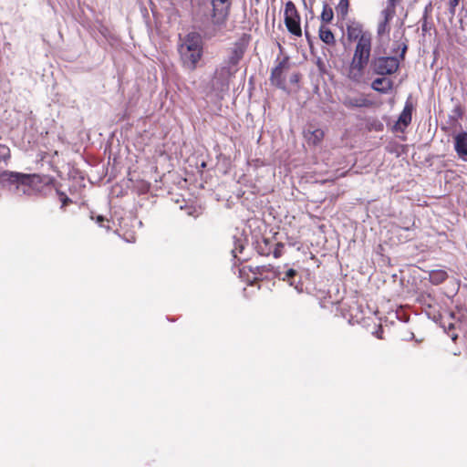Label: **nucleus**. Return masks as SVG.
Instances as JSON below:
<instances>
[{
	"instance_id": "1a4fd4ad",
	"label": "nucleus",
	"mask_w": 467,
	"mask_h": 467,
	"mask_svg": "<svg viewBox=\"0 0 467 467\" xmlns=\"http://www.w3.org/2000/svg\"><path fill=\"white\" fill-rule=\"evenodd\" d=\"M412 109V103L407 101L402 112L398 119V121L394 126L396 130L403 131L404 128L408 127V125L411 122Z\"/></svg>"
},
{
	"instance_id": "2eb2a0df",
	"label": "nucleus",
	"mask_w": 467,
	"mask_h": 467,
	"mask_svg": "<svg viewBox=\"0 0 467 467\" xmlns=\"http://www.w3.org/2000/svg\"><path fill=\"white\" fill-rule=\"evenodd\" d=\"M319 38L326 43L327 45H334L335 44V36L332 31L322 25L319 27Z\"/></svg>"
},
{
	"instance_id": "72a5a7b5",
	"label": "nucleus",
	"mask_w": 467,
	"mask_h": 467,
	"mask_svg": "<svg viewBox=\"0 0 467 467\" xmlns=\"http://www.w3.org/2000/svg\"><path fill=\"white\" fill-rule=\"evenodd\" d=\"M377 337H378L379 338H382L381 334H379V333H378V334H377Z\"/></svg>"
},
{
	"instance_id": "6ab92c4d",
	"label": "nucleus",
	"mask_w": 467,
	"mask_h": 467,
	"mask_svg": "<svg viewBox=\"0 0 467 467\" xmlns=\"http://www.w3.org/2000/svg\"><path fill=\"white\" fill-rule=\"evenodd\" d=\"M364 67H359V65H354L353 62H351L348 75V78L356 82H358L362 77Z\"/></svg>"
},
{
	"instance_id": "aec40b11",
	"label": "nucleus",
	"mask_w": 467,
	"mask_h": 467,
	"mask_svg": "<svg viewBox=\"0 0 467 467\" xmlns=\"http://www.w3.org/2000/svg\"><path fill=\"white\" fill-rule=\"evenodd\" d=\"M348 0H339L338 5L336 6V11L338 16H341V17L344 18L348 15Z\"/></svg>"
},
{
	"instance_id": "423d86ee",
	"label": "nucleus",
	"mask_w": 467,
	"mask_h": 467,
	"mask_svg": "<svg viewBox=\"0 0 467 467\" xmlns=\"http://www.w3.org/2000/svg\"><path fill=\"white\" fill-rule=\"evenodd\" d=\"M400 67V61L396 57H379L371 61V68L378 75H391Z\"/></svg>"
},
{
	"instance_id": "f3484780",
	"label": "nucleus",
	"mask_w": 467,
	"mask_h": 467,
	"mask_svg": "<svg viewBox=\"0 0 467 467\" xmlns=\"http://www.w3.org/2000/svg\"><path fill=\"white\" fill-rule=\"evenodd\" d=\"M244 243L245 239L243 238L242 234L233 236L234 248L232 249V254L234 258H237V254H241L244 249Z\"/></svg>"
},
{
	"instance_id": "c756f323",
	"label": "nucleus",
	"mask_w": 467,
	"mask_h": 467,
	"mask_svg": "<svg viewBox=\"0 0 467 467\" xmlns=\"http://www.w3.org/2000/svg\"><path fill=\"white\" fill-rule=\"evenodd\" d=\"M397 1H398V0H388V5H387V6H389V7H391V8H394V9H395Z\"/></svg>"
},
{
	"instance_id": "5701e85b",
	"label": "nucleus",
	"mask_w": 467,
	"mask_h": 467,
	"mask_svg": "<svg viewBox=\"0 0 467 467\" xmlns=\"http://www.w3.org/2000/svg\"><path fill=\"white\" fill-rule=\"evenodd\" d=\"M389 22H387V21H381L379 26H378V28H377V34L381 36H383L384 34L386 33H389Z\"/></svg>"
},
{
	"instance_id": "9d476101",
	"label": "nucleus",
	"mask_w": 467,
	"mask_h": 467,
	"mask_svg": "<svg viewBox=\"0 0 467 467\" xmlns=\"http://www.w3.org/2000/svg\"><path fill=\"white\" fill-rule=\"evenodd\" d=\"M342 103L348 109L367 108L371 105V101L363 95L356 97L346 96Z\"/></svg>"
},
{
	"instance_id": "f704fd0d",
	"label": "nucleus",
	"mask_w": 467,
	"mask_h": 467,
	"mask_svg": "<svg viewBox=\"0 0 467 467\" xmlns=\"http://www.w3.org/2000/svg\"><path fill=\"white\" fill-rule=\"evenodd\" d=\"M457 338V336L452 337V340H455Z\"/></svg>"
},
{
	"instance_id": "f8f14e48",
	"label": "nucleus",
	"mask_w": 467,
	"mask_h": 467,
	"mask_svg": "<svg viewBox=\"0 0 467 467\" xmlns=\"http://www.w3.org/2000/svg\"><path fill=\"white\" fill-rule=\"evenodd\" d=\"M244 54V49L241 46H235L232 49L227 60H225L222 65L231 67V68H237L236 67L243 58Z\"/></svg>"
},
{
	"instance_id": "473e14b6",
	"label": "nucleus",
	"mask_w": 467,
	"mask_h": 467,
	"mask_svg": "<svg viewBox=\"0 0 467 467\" xmlns=\"http://www.w3.org/2000/svg\"><path fill=\"white\" fill-rule=\"evenodd\" d=\"M448 328H449V329H453V328H454V325H453L452 323H450V324L448 325Z\"/></svg>"
},
{
	"instance_id": "c85d7f7f",
	"label": "nucleus",
	"mask_w": 467,
	"mask_h": 467,
	"mask_svg": "<svg viewBox=\"0 0 467 467\" xmlns=\"http://www.w3.org/2000/svg\"><path fill=\"white\" fill-rule=\"evenodd\" d=\"M407 45L405 43L402 44V47H401V53H400V58L403 59L404 57H405V53L407 51Z\"/></svg>"
},
{
	"instance_id": "dca6fc26",
	"label": "nucleus",
	"mask_w": 467,
	"mask_h": 467,
	"mask_svg": "<svg viewBox=\"0 0 467 467\" xmlns=\"http://www.w3.org/2000/svg\"><path fill=\"white\" fill-rule=\"evenodd\" d=\"M244 243L245 239L243 238L242 234L233 236L234 248L232 249V254L234 258H237V254H241L244 249Z\"/></svg>"
},
{
	"instance_id": "cd10ccee",
	"label": "nucleus",
	"mask_w": 467,
	"mask_h": 467,
	"mask_svg": "<svg viewBox=\"0 0 467 467\" xmlns=\"http://www.w3.org/2000/svg\"><path fill=\"white\" fill-rule=\"evenodd\" d=\"M459 4V0H451L450 1V5H451V13L453 14L454 13V8L455 6Z\"/></svg>"
},
{
	"instance_id": "9b49d317",
	"label": "nucleus",
	"mask_w": 467,
	"mask_h": 467,
	"mask_svg": "<svg viewBox=\"0 0 467 467\" xmlns=\"http://www.w3.org/2000/svg\"><path fill=\"white\" fill-rule=\"evenodd\" d=\"M454 149L459 157L467 161V132H461L454 137Z\"/></svg>"
},
{
	"instance_id": "7c9ffc66",
	"label": "nucleus",
	"mask_w": 467,
	"mask_h": 467,
	"mask_svg": "<svg viewBox=\"0 0 467 467\" xmlns=\"http://www.w3.org/2000/svg\"><path fill=\"white\" fill-rule=\"evenodd\" d=\"M421 28H422V31H424V32H427V31H428L426 16H424V18H423V22H422V25H421Z\"/></svg>"
},
{
	"instance_id": "6e6552de",
	"label": "nucleus",
	"mask_w": 467,
	"mask_h": 467,
	"mask_svg": "<svg viewBox=\"0 0 467 467\" xmlns=\"http://www.w3.org/2000/svg\"><path fill=\"white\" fill-rule=\"evenodd\" d=\"M213 23L223 25L229 14V0H213Z\"/></svg>"
},
{
	"instance_id": "39448f33",
	"label": "nucleus",
	"mask_w": 467,
	"mask_h": 467,
	"mask_svg": "<svg viewBox=\"0 0 467 467\" xmlns=\"http://www.w3.org/2000/svg\"><path fill=\"white\" fill-rule=\"evenodd\" d=\"M371 50V38L369 36L363 34L359 37L356 46L354 57L352 62L354 65H359V67H366Z\"/></svg>"
},
{
	"instance_id": "f03ea898",
	"label": "nucleus",
	"mask_w": 467,
	"mask_h": 467,
	"mask_svg": "<svg viewBox=\"0 0 467 467\" xmlns=\"http://www.w3.org/2000/svg\"><path fill=\"white\" fill-rule=\"evenodd\" d=\"M34 181L35 175L0 170V183L17 196L31 195Z\"/></svg>"
},
{
	"instance_id": "ddd939ff",
	"label": "nucleus",
	"mask_w": 467,
	"mask_h": 467,
	"mask_svg": "<svg viewBox=\"0 0 467 467\" xmlns=\"http://www.w3.org/2000/svg\"><path fill=\"white\" fill-rule=\"evenodd\" d=\"M304 135L308 143L317 145L323 140L325 133L321 129L309 126L305 130Z\"/></svg>"
},
{
	"instance_id": "4468645a",
	"label": "nucleus",
	"mask_w": 467,
	"mask_h": 467,
	"mask_svg": "<svg viewBox=\"0 0 467 467\" xmlns=\"http://www.w3.org/2000/svg\"><path fill=\"white\" fill-rule=\"evenodd\" d=\"M393 81L388 78H378L372 81L371 87L374 90L386 94L391 90Z\"/></svg>"
},
{
	"instance_id": "bb28decb",
	"label": "nucleus",
	"mask_w": 467,
	"mask_h": 467,
	"mask_svg": "<svg viewBox=\"0 0 467 467\" xmlns=\"http://www.w3.org/2000/svg\"><path fill=\"white\" fill-rule=\"evenodd\" d=\"M299 81V74L298 73H292L289 76V82L291 84H296Z\"/></svg>"
},
{
	"instance_id": "f257e3e1",
	"label": "nucleus",
	"mask_w": 467,
	"mask_h": 467,
	"mask_svg": "<svg viewBox=\"0 0 467 467\" xmlns=\"http://www.w3.org/2000/svg\"><path fill=\"white\" fill-rule=\"evenodd\" d=\"M179 53L183 67L193 71L202 56L201 36L196 33L188 34L179 46Z\"/></svg>"
},
{
	"instance_id": "2f4dec72",
	"label": "nucleus",
	"mask_w": 467,
	"mask_h": 467,
	"mask_svg": "<svg viewBox=\"0 0 467 467\" xmlns=\"http://www.w3.org/2000/svg\"><path fill=\"white\" fill-rule=\"evenodd\" d=\"M103 220H104V219H103V217H102V216H100V215H99V216H98V218H97V221H98L99 223L102 222Z\"/></svg>"
},
{
	"instance_id": "a878e982",
	"label": "nucleus",
	"mask_w": 467,
	"mask_h": 467,
	"mask_svg": "<svg viewBox=\"0 0 467 467\" xmlns=\"http://www.w3.org/2000/svg\"><path fill=\"white\" fill-rule=\"evenodd\" d=\"M58 194H59V197H60V201L62 202V207H64L67 203L71 202V200L64 192H58Z\"/></svg>"
},
{
	"instance_id": "b1692460",
	"label": "nucleus",
	"mask_w": 467,
	"mask_h": 467,
	"mask_svg": "<svg viewBox=\"0 0 467 467\" xmlns=\"http://www.w3.org/2000/svg\"><path fill=\"white\" fill-rule=\"evenodd\" d=\"M284 247H285V245L283 243L275 244V249L273 251V255L275 258H279L283 254Z\"/></svg>"
},
{
	"instance_id": "393cba45",
	"label": "nucleus",
	"mask_w": 467,
	"mask_h": 467,
	"mask_svg": "<svg viewBox=\"0 0 467 467\" xmlns=\"http://www.w3.org/2000/svg\"><path fill=\"white\" fill-rule=\"evenodd\" d=\"M297 275L296 271L294 269H288L283 277L284 281H287L292 285L293 283L291 282V279L294 278Z\"/></svg>"
},
{
	"instance_id": "a211bd4d",
	"label": "nucleus",
	"mask_w": 467,
	"mask_h": 467,
	"mask_svg": "<svg viewBox=\"0 0 467 467\" xmlns=\"http://www.w3.org/2000/svg\"><path fill=\"white\" fill-rule=\"evenodd\" d=\"M448 277L447 272L441 269L432 270L430 273V281L433 285H439L444 282Z\"/></svg>"
},
{
	"instance_id": "20e7f679",
	"label": "nucleus",
	"mask_w": 467,
	"mask_h": 467,
	"mask_svg": "<svg viewBox=\"0 0 467 467\" xmlns=\"http://www.w3.org/2000/svg\"><path fill=\"white\" fill-rule=\"evenodd\" d=\"M237 72V68L221 65L216 68L212 79V88L217 94L223 93L229 89L230 79Z\"/></svg>"
},
{
	"instance_id": "412c9836",
	"label": "nucleus",
	"mask_w": 467,
	"mask_h": 467,
	"mask_svg": "<svg viewBox=\"0 0 467 467\" xmlns=\"http://www.w3.org/2000/svg\"><path fill=\"white\" fill-rule=\"evenodd\" d=\"M334 14L331 7H329L327 4L324 5L323 10L321 13V20L324 23H330L333 19Z\"/></svg>"
},
{
	"instance_id": "0eeeda50",
	"label": "nucleus",
	"mask_w": 467,
	"mask_h": 467,
	"mask_svg": "<svg viewBox=\"0 0 467 467\" xmlns=\"http://www.w3.org/2000/svg\"><path fill=\"white\" fill-rule=\"evenodd\" d=\"M285 24L287 30L296 36H301L302 30L300 26V16L293 2L288 1L285 7Z\"/></svg>"
},
{
	"instance_id": "7ed1b4c3",
	"label": "nucleus",
	"mask_w": 467,
	"mask_h": 467,
	"mask_svg": "<svg viewBox=\"0 0 467 467\" xmlns=\"http://www.w3.org/2000/svg\"><path fill=\"white\" fill-rule=\"evenodd\" d=\"M276 65L271 70L269 80L271 84L284 91H287L285 84L286 76L291 68V64L288 57H284L282 59H276Z\"/></svg>"
},
{
	"instance_id": "4be33fe9",
	"label": "nucleus",
	"mask_w": 467,
	"mask_h": 467,
	"mask_svg": "<svg viewBox=\"0 0 467 467\" xmlns=\"http://www.w3.org/2000/svg\"><path fill=\"white\" fill-rule=\"evenodd\" d=\"M395 16V9L386 6L385 9L381 11V16L383 17V21L389 22L393 16Z\"/></svg>"
}]
</instances>
